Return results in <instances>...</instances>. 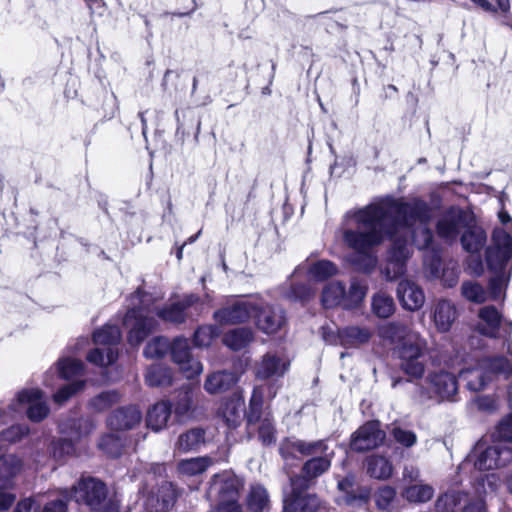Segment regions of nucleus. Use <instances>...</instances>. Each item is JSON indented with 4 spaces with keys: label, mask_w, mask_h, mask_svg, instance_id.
I'll use <instances>...</instances> for the list:
<instances>
[{
    "label": "nucleus",
    "mask_w": 512,
    "mask_h": 512,
    "mask_svg": "<svg viewBox=\"0 0 512 512\" xmlns=\"http://www.w3.org/2000/svg\"><path fill=\"white\" fill-rule=\"evenodd\" d=\"M356 229L343 232L344 244L354 251H361L381 245L393 237V223L390 214L380 206H365L354 212Z\"/></svg>",
    "instance_id": "f257e3e1"
},
{
    "label": "nucleus",
    "mask_w": 512,
    "mask_h": 512,
    "mask_svg": "<svg viewBox=\"0 0 512 512\" xmlns=\"http://www.w3.org/2000/svg\"><path fill=\"white\" fill-rule=\"evenodd\" d=\"M399 322H385L379 328L381 338L397 343L401 369L410 377L420 378L424 374V364L420 360L426 348V341L419 334L399 327Z\"/></svg>",
    "instance_id": "f03ea898"
},
{
    "label": "nucleus",
    "mask_w": 512,
    "mask_h": 512,
    "mask_svg": "<svg viewBox=\"0 0 512 512\" xmlns=\"http://www.w3.org/2000/svg\"><path fill=\"white\" fill-rule=\"evenodd\" d=\"M248 295H233L215 310L212 320H287L286 310L279 304L259 303Z\"/></svg>",
    "instance_id": "7ed1b4c3"
},
{
    "label": "nucleus",
    "mask_w": 512,
    "mask_h": 512,
    "mask_svg": "<svg viewBox=\"0 0 512 512\" xmlns=\"http://www.w3.org/2000/svg\"><path fill=\"white\" fill-rule=\"evenodd\" d=\"M24 409L27 410L28 418L34 422L42 421L49 413V407L39 389L22 390L6 408H0V426L13 420Z\"/></svg>",
    "instance_id": "20e7f679"
},
{
    "label": "nucleus",
    "mask_w": 512,
    "mask_h": 512,
    "mask_svg": "<svg viewBox=\"0 0 512 512\" xmlns=\"http://www.w3.org/2000/svg\"><path fill=\"white\" fill-rule=\"evenodd\" d=\"M69 499L84 503L92 512H118L116 503L107 497L105 484L94 478L82 479L74 485Z\"/></svg>",
    "instance_id": "39448f33"
},
{
    "label": "nucleus",
    "mask_w": 512,
    "mask_h": 512,
    "mask_svg": "<svg viewBox=\"0 0 512 512\" xmlns=\"http://www.w3.org/2000/svg\"><path fill=\"white\" fill-rule=\"evenodd\" d=\"M512 463V448L497 444L488 446L485 441H478L472 451L468 454L461 468L473 465L478 471H489L502 468Z\"/></svg>",
    "instance_id": "423d86ee"
},
{
    "label": "nucleus",
    "mask_w": 512,
    "mask_h": 512,
    "mask_svg": "<svg viewBox=\"0 0 512 512\" xmlns=\"http://www.w3.org/2000/svg\"><path fill=\"white\" fill-rule=\"evenodd\" d=\"M205 302L200 295L190 292L170 294L166 303L157 311L158 320H187L188 317L201 316Z\"/></svg>",
    "instance_id": "0eeeda50"
},
{
    "label": "nucleus",
    "mask_w": 512,
    "mask_h": 512,
    "mask_svg": "<svg viewBox=\"0 0 512 512\" xmlns=\"http://www.w3.org/2000/svg\"><path fill=\"white\" fill-rule=\"evenodd\" d=\"M93 423L84 418H67L59 424V431L62 438L52 442L51 453L57 460H62L65 456L74 454L75 442L83 436L89 434L93 429Z\"/></svg>",
    "instance_id": "6e6552de"
},
{
    "label": "nucleus",
    "mask_w": 512,
    "mask_h": 512,
    "mask_svg": "<svg viewBox=\"0 0 512 512\" xmlns=\"http://www.w3.org/2000/svg\"><path fill=\"white\" fill-rule=\"evenodd\" d=\"M121 339V332L115 324H105L101 329L93 334V340L96 345H102L103 348L97 347L90 351L87 360L99 367H107L113 364L117 357L118 351L115 345Z\"/></svg>",
    "instance_id": "1a4fd4ad"
},
{
    "label": "nucleus",
    "mask_w": 512,
    "mask_h": 512,
    "mask_svg": "<svg viewBox=\"0 0 512 512\" xmlns=\"http://www.w3.org/2000/svg\"><path fill=\"white\" fill-rule=\"evenodd\" d=\"M503 375L506 379L512 378V361L505 357H495L493 359L484 360L480 367L468 368L460 372V377L466 381V387L471 391H479L483 389L490 377L486 376V372Z\"/></svg>",
    "instance_id": "9d476101"
},
{
    "label": "nucleus",
    "mask_w": 512,
    "mask_h": 512,
    "mask_svg": "<svg viewBox=\"0 0 512 512\" xmlns=\"http://www.w3.org/2000/svg\"><path fill=\"white\" fill-rule=\"evenodd\" d=\"M397 218L395 221L411 229V238L415 241L417 234L415 222L420 225L430 224L432 221V209L427 201L421 197H413L409 201H401L396 205Z\"/></svg>",
    "instance_id": "9b49d317"
},
{
    "label": "nucleus",
    "mask_w": 512,
    "mask_h": 512,
    "mask_svg": "<svg viewBox=\"0 0 512 512\" xmlns=\"http://www.w3.org/2000/svg\"><path fill=\"white\" fill-rule=\"evenodd\" d=\"M427 382L429 390L423 387L418 388L417 398L424 403L429 399H435L438 402L443 400H454L458 391V383L455 375L446 371H439L428 376Z\"/></svg>",
    "instance_id": "f8f14e48"
},
{
    "label": "nucleus",
    "mask_w": 512,
    "mask_h": 512,
    "mask_svg": "<svg viewBox=\"0 0 512 512\" xmlns=\"http://www.w3.org/2000/svg\"><path fill=\"white\" fill-rule=\"evenodd\" d=\"M126 301L128 307L125 314L117 320H155L157 311L161 307L156 305L157 298L146 291L142 285L130 293Z\"/></svg>",
    "instance_id": "ddd939ff"
},
{
    "label": "nucleus",
    "mask_w": 512,
    "mask_h": 512,
    "mask_svg": "<svg viewBox=\"0 0 512 512\" xmlns=\"http://www.w3.org/2000/svg\"><path fill=\"white\" fill-rule=\"evenodd\" d=\"M411 257L406 239L394 240L386 252V265L382 274L386 280H395L407 273V263Z\"/></svg>",
    "instance_id": "4468645a"
},
{
    "label": "nucleus",
    "mask_w": 512,
    "mask_h": 512,
    "mask_svg": "<svg viewBox=\"0 0 512 512\" xmlns=\"http://www.w3.org/2000/svg\"><path fill=\"white\" fill-rule=\"evenodd\" d=\"M243 487L241 479H239L231 471H223L215 474L207 491V497L211 500H225L238 502L239 492Z\"/></svg>",
    "instance_id": "2eb2a0df"
},
{
    "label": "nucleus",
    "mask_w": 512,
    "mask_h": 512,
    "mask_svg": "<svg viewBox=\"0 0 512 512\" xmlns=\"http://www.w3.org/2000/svg\"><path fill=\"white\" fill-rule=\"evenodd\" d=\"M170 349L172 360L179 366L186 378L193 379L203 372V365L191 355L186 338L178 337L174 339Z\"/></svg>",
    "instance_id": "dca6fc26"
},
{
    "label": "nucleus",
    "mask_w": 512,
    "mask_h": 512,
    "mask_svg": "<svg viewBox=\"0 0 512 512\" xmlns=\"http://www.w3.org/2000/svg\"><path fill=\"white\" fill-rule=\"evenodd\" d=\"M385 439V432L378 421H369L359 427L351 436L350 447L356 452H365L380 446Z\"/></svg>",
    "instance_id": "f3484780"
},
{
    "label": "nucleus",
    "mask_w": 512,
    "mask_h": 512,
    "mask_svg": "<svg viewBox=\"0 0 512 512\" xmlns=\"http://www.w3.org/2000/svg\"><path fill=\"white\" fill-rule=\"evenodd\" d=\"M488 235L482 225L476 220L468 219L460 234L459 241L462 249L471 255H478L487 246Z\"/></svg>",
    "instance_id": "a211bd4d"
},
{
    "label": "nucleus",
    "mask_w": 512,
    "mask_h": 512,
    "mask_svg": "<svg viewBox=\"0 0 512 512\" xmlns=\"http://www.w3.org/2000/svg\"><path fill=\"white\" fill-rule=\"evenodd\" d=\"M299 479H291V493L284 498L285 512H314L320 505L316 495L304 494L299 488L304 485L299 484Z\"/></svg>",
    "instance_id": "6ab92c4d"
},
{
    "label": "nucleus",
    "mask_w": 512,
    "mask_h": 512,
    "mask_svg": "<svg viewBox=\"0 0 512 512\" xmlns=\"http://www.w3.org/2000/svg\"><path fill=\"white\" fill-rule=\"evenodd\" d=\"M429 225L421 226L423 242L418 249L424 252L423 267L430 269L432 274H436L443 256V248L435 241L434 233Z\"/></svg>",
    "instance_id": "aec40b11"
},
{
    "label": "nucleus",
    "mask_w": 512,
    "mask_h": 512,
    "mask_svg": "<svg viewBox=\"0 0 512 512\" xmlns=\"http://www.w3.org/2000/svg\"><path fill=\"white\" fill-rule=\"evenodd\" d=\"M245 402L241 393H234L231 397L220 402L217 409V417L221 419L229 429L238 427L244 417Z\"/></svg>",
    "instance_id": "412c9836"
},
{
    "label": "nucleus",
    "mask_w": 512,
    "mask_h": 512,
    "mask_svg": "<svg viewBox=\"0 0 512 512\" xmlns=\"http://www.w3.org/2000/svg\"><path fill=\"white\" fill-rule=\"evenodd\" d=\"M468 218L461 209H449L444 217L436 223L438 236L446 242L453 243L464 228Z\"/></svg>",
    "instance_id": "4be33fe9"
},
{
    "label": "nucleus",
    "mask_w": 512,
    "mask_h": 512,
    "mask_svg": "<svg viewBox=\"0 0 512 512\" xmlns=\"http://www.w3.org/2000/svg\"><path fill=\"white\" fill-rule=\"evenodd\" d=\"M396 296L401 307L408 311L419 310L425 302L423 289L407 279H403L397 284Z\"/></svg>",
    "instance_id": "5701e85b"
},
{
    "label": "nucleus",
    "mask_w": 512,
    "mask_h": 512,
    "mask_svg": "<svg viewBox=\"0 0 512 512\" xmlns=\"http://www.w3.org/2000/svg\"><path fill=\"white\" fill-rule=\"evenodd\" d=\"M279 450L284 459L294 456L296 452L303 456L318 457L328 453V446L324 440L306 442L289 439L281 444Z\"/></svg>",
    "instance_id": "b1692460"
},
{
    "label": "nucleus",
    "mask_w": 512,
    "mask_h": 512,
    "mask_svg": "<svg viewBox=\"0 0 512 512\" xmlns=\"http://www.w3.org/2000/svg\"><path fill=\"white\" fill-rule=\"evenodd\" d=\"M289 363L274 353H266L255 366V376L258 379L282 377L288 370Z\"/></svg>",
    "instance_id": "393cba45"
},
{
    "label": "nucleus",
    "mask_w": 512,
    "mask_h": 512,
    "mask_svg": "<svg viewBox=\"0 0 512 512\" xmlns=\"http://www.w3.org/2000/svg\"><path fill=\"white\" fill-rule=\"evenodd\" d=\"M239 377L233 371L219 370L207 375L204 382V389L211 395L221 394L231 389Z\"/></svg>",
    "instance_id": "a878e982"
},
{
    "label": "nucleus",
    "mask_w": 512,
    "mask_h": 512,
    "mask_svg": "<svg viewBox=\"0 0 512 512\" xmlns=\"http://www.w3.org/2000/svg\"><path fill=\"white\" fill-rule=\"evenodd\" d=\"M141 412L136 406L122 407L108 418V425L114 430L132 429L141 421Z\"/></svg>",
    "instance_id": "bb28decb"
},
{
    "label": "nucleus",
    "mask_w": 512,
    "mask_h": 512,
    "mask_svg": "<svg viewBox=\"0 0 512 512\" xmlns=\"http://www.w3.org/2000/svg\"><path fill=\"white\" fill-rule=\"evenodd\" d=\"M174 418L183 422L193 418L195 413L193 392L189 387L181 389L171 402Z\"/></svg>",
    "instance_id": "cd10ccee"
},
{
    "label": "nucleus",
    "mask_w": 512,
    "mask_h": 512,
    "mask_svg": "<svg viewBox=\"0 0 512 512\" xmlns=\"http://www.w3.org/2000/svg\"><path fill=\"white\" fill-rule=\"evenodd\" d=\"M331 459L332 453H325L318 457H312L303 465V478L296 477L295 479H299V484L304 485V489H306L308 487V480L319 477L330 468Z\"/></svg>",
    "instance_id": "c85d7f7f"
},
{
    "label": "nucleus",
    "mask_w": 512,
    "mask_h": 512,
    "mask_svg": "<svg viewBox=\"0 0 512 512\" xmlns=\"http://www.w3.org/2000/svg\"><path fill=\"white\" fill-rule=\"evenodd\" d=\"M171 413L172 405L170 401L162 400L155 403L147 412V426L155 432L166 428Z\"/></svg>",
    "instance_id": "c756f323"
},
{
    "label": "nucleus",
    "mask_w": 512,
    "mask_h": 512,
    "mask_svg": "<svg viewBox=\"0 0 512 512\" xmlns=\"http://www.w3.org/2000/svg\"><path fill=\"white\" fill-rule=\"evenodd\" d=\"M346 263L356 272L365 275L372 274L378 264V257L364 250L353 251L345 256Z\"/></svg>",
    "instance_id": "7c9ffc66"
},
{
    "label": "nucleus",
    "mask_w": 512,
    "mask_h": 512,
    "mask_svg": "<svg viewBox=\"0 0 512 512\" xmlns=\"http://www.w3.org/2000/svg\"><path fill=\"white\" fill-rule=\"evenodd\" d=\"M424 271L428 279H439L445 288H453L459 281L460 271L457 263L453 261L446 263L443 260V256L441 257L438 272L436 274H432L431 270L428 268H424Z\"/></svg>",
    "instance_id": "2f4dec72"
},
{
    "label": "nucleus",
    "mask_w": 512,
    "mask_h": 512,
    "mask_svg": "<svg viewBox=\"0 0 512 512\" xmlns=\"http://www.w3.org/2000/svg\"><path fill=\"white\" fill-rule=\"evenodd\" d=\"M485 264L492 273H505L512 262V251L486 246L484 249Z\"/></svg>",
    "instance_id": "473e14b6"
},
{
    "label": "nucleus",
    "mask_w": 512,
    "mask_h": 512,
    "mask_svg": "<svg viewBox=\"0 0 512 512\" xmlns=\"http://www.w3.org/2000/svg\"><path fill=\"white\" fill-rule=\"evenodd\" d=\"M320 302L324 309L335 307L344 309L345 284L341 281H335L326 285L321 292Z\"/></svg>",
    "instance_id": "72a5a7b5"
},
{
    "label": "nucleus",
    "mask_w": 512,
    "mask_h": 512,
    "mask_svg": "<svg viewBox=\"0 0 512 512\" xmlns=\"http://www.w3.org/2000/svg\"><path fill=\"white\" fill-rule=\"evenodd\" d=\"M22 460L14 454H0V486L9 487L11 480L21 471Z\"/></svg>",
    "instance_id": "f704fd0d"
},
{
    "label": "nucleus",
    "mask_w": 512,
    "mask_h": 512,
    "mask_svg": "<svg viewBox=\"0 0 512 512\" xmlns=\"http://www.w3.org/2000/svg\"><path fill=\"white\" fill-rule=\"evenodd\" d=\"M204 441L205 430L201 428H192L179 435L175 444V449L183 453L196 451Z\"/></svg>",
    "instance_id": "c9c22d12"
},
{
    "label": "nucleus",
    "mask_w": 512,
    "mask_h": 512,
    "mask_svg": "<svg viewBox=\"0 0 512 512\" xmlns=\"http://www.w3.org/2000/svg\"><path fill=\"white\" fill-rule=\"evenodd\" d=\"M395 309L396 304L392 296L383 292H377L372 296L371 310L379 320H386L392 316Z\"/></svg>",
    "instance_id": "e433bc0d"
},
{
    "label": "nucleus",
    "mask_w": 512,
    "mask_h": 512,
    "mask_svg": "<svg viewBox=\"0 0 512 512\" xmlns=\"http://www.w3.org/2000/svg\"><path fill=\"white\" fill-rule=\"evenodd\" d=\"M368 293V286L365 282L360 280H352L350 287L345 288V303L344 310H353L359 308Z\"/></svg>",
    "instance_id": "4c0bfd02"
},
{
    "label": "nucleus",
    "mask_w": 512,
    "mask_h": 512,
    "mask_svg": "<svg viewBox=\"0 0 512 512\" xmlns=\"http://www.w3.org/2000/svg\"><path fill=\"white\" fill-rule=\"evenodd\" d=\"M367 473L379 480H385L392 476L393 465L386 457L371 455L366 459Z\"/></svg>",
    "instance_id": "58836bf2"
},
{
    "label": "nucleus",
    "mask_w": 512,
    "mask_h": 512,
    "mask_svg": "<svg viewBox=\"0 0 512 512\" xmlns=\"http://www.w3.org/2000/svg\"><path fill=\"white\" fill-rule=\"evenodd\" d=\"M172 381V370L160 364L151 365L145 374V382L150 387H167Z\"/></svg>",
    "instance_id": "ea45409f"
},
{
    "label": "nucleus",
    "mask_w": 512,
    "mask_h": 512,
    "mask_svg": "<svg viewBox=\"0 0 512 512\" xmlns=\"http://www.w3.org/2000/svg\"><path fill=\"white\" fill-rule=\"evenodd\" d=\"M337 265L328 259H319L308 268V276L317 282H324L338 274Z\"/></svg>",
    "instance_id": "a19ab883"
},
{
    "label": "nucleus",
    "mask_w": 512,
    "mask_h": 512,
    "mask_svg": "<svg viewBox=\"0 0 512 512\" xmlns=\"http://www.w3.org/2000/svg\"><path fill=\"white\" fill-rule=\"evenodd\" d=\"M213 463L214 460L209 456L184 459L178 463V471L186 476H196L205 472Z\"/></svg>",
    "instance_id": "79ce46f5"
},
{
    "label": "nucleus",
    "mask_w": 512,
    "mask_h": 512,
    "mask_svg": "<svg viewBox=\"0 0 512 512\" xmlns=\"http://www.w3.org/2000/svg\"><path fill=\"white\" fill-rule=\"evenodd\" d=\"M355 483V477L353 475H348L344 479L340 480L338 482V488L340 491H343L346 493L345 495V502L348 505H354V504H365L367 503L370 491L368 489H361L360 493L358 495H355L353 493V486Z\"/></svg>",
    "instance_id": "37998d69"
},
{
    "label": "nucleus",
    "mask_w": 512,
    "mask_h": 512,
    "mask_svg": "<svg viewBox=\"0 0 512 512\" xmlns=\"http://www.w3.org/2000/svg\"><path fill=\"white\" fill-rule=\"evenodd\" d=\"M511 325H503V322H477L476 332L489 338H503L504 344L509 347V339Z\"/></svg>",
    "instance_id": "c03bdc74"
},
{
    "label": "nucleus",
    "mask_w": 512,
    "mask_h": 512,
    "mask_svg": "<svg viewBox=\"0 0 512 512\" xmlns=\"http://www.w3.org/2000/svg\"><path fill=\"white\" fill-rule=\"evenodd\" d=\"M253 339L252 332L247 328H235L225 333L223 343L232 350L245 348Z\"/></svg>",
    "instance_id": "a18cd8bd"
},
{
    "label": "nucleus",
    "mask_w": 512,
    "mask_h": 512,
    "mask_svg": "<svg viewBox=\"0 0 512 512\" xmlns=\"http://www.w3.org/2000/svg\"><path fill=\"white\" fill-rule=\"evenodd\" d=\"M434 488L428 484H414L406 487L402 497L411 503H425L432 499Z\"/></svg>",
    "instance_id": "49530a36"
},
{
    "label": "nucleus",
    "mask_w": 512,
    "mask_h": 512,
    "mask_svg": "<svg viewBox=\"0 0 512 512\" xmlns=\"http://www.w3.org/2000/svg\"><path fill=\"white\" fill-rule=\"evenodd\" d=\"M266 387L259 385L254 387L250 401L249 411L247 414V423L249 426L258 423L262 415V406L264 402V392Z\"/></svg>",
    "instance_id": "de8ad7c7"
},
{
    "label": "nucleus",
    "mask_w": 512,
    "mask_h": 512,
    "mask_svg": "<svg viewBox=\"0 0 512 512\" xmlns=\"http://www.w3.org/2000/svg\"><path fill=\"white\" fill-rule=\"evenodd\" d=\"M284 296L291 302L304 305L315 296V290L307 283L296 282L290 285Z\"/></svg>",
    "instance_id": "09e8293b"
},
{
    "label": "nucleus",
    "mask_w": 512,
    "mask_h": 512,
    "mask_svg": "<svg viewBox=\"0 0 512 512\" xmlns=\"http://www.w3.org/2000/svg\"><path fill=\"white\" fill-rule=\"evenodd\" d=\"M370 338V332L356 325L349 326L339 332V342L342 345H358Z\"/></svg>",
    "instance_id": "8fccbe9b"
},
{
    "label": "nucleus",
    "mask_w": 512,
    "mask_h": 512,
    "mask_svg": "<svg viewBox=\"0 0 512 512\" xmlns=\"http://www.w3.org/2000/svg\"><path fill=\"white\" fill-rule=\"evenodd\" d=\"M83 363L73 358H62L56 363L55 371L59 377L65 380H71L82 375Z\"/></svg>",
    "instance_id": "3c124183"
},
{
    "label": "nucleus",
    "mask_w": 512,
    "mask_h": 512,
    "mask_svg": "<svg viewBox=\"0 0 512 512\" xmlns=\"http://www.w3.org/2000/svg\"><path fill=\"white\" fill-rule=\"evenodd\" d=\"M467 495L460 491H448L438 497L435 502L437 512H454L455 508L460 505Z\"/></svg>",
    "instance_id": "603ef678"
},
{
    "label": "nucleus",
    "mask_w": 512,
    "mask_h": 512,
    "mask_svg": "<svg viewBox=\"0 0 512 512\" xmlns=\"http://www.w3.org/2000/svg\"><path fill=\"white\" fill-rule=\"evenodd\" d=\"M510 276L505 273H493L488 279L486 295L487 299L498 301L503 297L504 291L508 286Z\"/></svg>",
    "instance_id": "864d4df0"
},
{
    "label": "nucleus",
    "mask_w": 512,
    "mask_h": 512,
    "mask_svg": "<svg viewBox=\"0 0 512 512\" xmlns=\"http://www.w3.org/2000/svg\"><path fill=\"white\" fill-rule=\"evenodd\" d=\"M247 505L253 512L264 511L269 506V496L264 487L253 485L247 498Z\"/></svg>",
    "instance_id": "5fc2aeb1"
},
{
    "label": "nucleus",
    "mask_w": 512,
    "mask_h": 512,
    "mask_svg": "<svg viewBox=\"0 0 512 512\" xmlns=\"http://www.w3.org/2000/svg\"><path fill=\"white\" fill-rule=\"evenodd\" d=\"M461 295L466 300L476 304H482L487 300L484 287L475 281H464L461 285Z\"/></svg>",
    "instance_id": "6e6d98bb"
},
{
    "label": "nucleus",
    "mask_w": 512,
    "mask_h": 512,
    "mask_svg": "<svg viewBox=\"0 0 512 512\" xmlns=\"http://www.w3.org/2000/svg\"><path fill=\"white\" fill-rule=\"evenodd\" d=\"M220 324H205L200 326L194 333V345L196 347H208L212 340L220 333Z\"/></svg>",
    "instance_id": "4d7b16f0"
},
{
    "label": "nucleus",
    "mask_w": 512,
    "mask_h": 512,
    "mask_svg": "<svg viewBox=\"0 0 512 512\" xmlns=\"http://www.w3.org/2000/svg\"><path fill=\"white\" fill-rule=\"evenodd\" d=\"M120 400V395L116 391H105L94 397L90 405L91 407L98 411H104L109 409L112 405L116 404Z\"/></svg>",
    "instance_id": "13d9d810"
},
{
    "label": "nucleus",
    "mask_w": 512,
    "mask_h": 512,
    "mask_svg": "<svg viewBox=\"0 0 512 512\" xmlns=\"http://www.w3.org/2000/svg\"><path fill=\"white\" fill-rule=\"evenodd\" d=\"M154 322H135L131 328L128 341L131 345L140 344L152 332Z\"/></svg>",
    "instance_id": "bf43d9fd"
},
{
    "label": "nucleus",
    "mask_w": 512,
    "mask_h": 512,
    "mask_svg": "<svg viewBox=\"0 0 512 512\" xmlns=\"http://www.w3.org/2000/svg\"><path fill=\"white\" fill-rule=\"evenodd\" d=\"M169 341L164 337H155L144 349V355L147 358H160L165 355L169 349Z\"/></svg>",
    "instance_id": "052dcab7"
},
{
    "label": "nucleus",
    "mask_w": 512,
    "mask_h": 512,
    "mask_svg": "<svg viewBox=\"0 0 512 512\" xmlns=\"http://www.w3.org/2000/svg\"><path fill=\"white\" fill-rule=\"evenodd\" d=\"M99 447L107 455L111 457H118L123 449V442L118 436L114 434H108L101 439Z\"/></svg>",
    "instance_id": "680f3d73"
},
{
    "label": "nucleus",
    "mask_w": 512,
    "mask_h": 512,
    "mask_svg": "<svg viewBox=\"0 0 512 512\" xmlns=\"http://www.w3.org/2000/svg\"><path fill=\"white\" fill-rule=\"evenodd\" d=\"M85 382L82 380L73 381L69 384L64 385L61 389H59L54 395L53 399L55 403L61 405L66 402L70 397H72L77 392L81 391L84 387Z\"/></svg>",
    "instance_id": "e2e57ef3"
},
{
    "label": "nucleus",
    "mask_w": 512,
    "mask_h": 512,
    "mask_svg": "<svg viewBox=\"0 0 512 512\" xmlns=\"http://www.w3.org/2000/svg\"><path fill=\"white\" fill-rule=\"evenodd\" d=\"M489 246L512 251V236L504 228L495 227Z\"/></svg>",
    "instance_id": "0e129e2a"
},
{
    "label": "nucleus",
    "mask_w": 512,
    "mask_h": 512,
    "mask_svg": "<svg viewBox=\"0 0 512 512\" xmlns=\"http://www.w3.org/2000/svg\"><path fill=\"white\" fill-rule=\"evenodd\" d=\"M260 423L258 427L259 439L264 445H270L275 442V429L273 421L270 417L266 416L258 421Z\"/></svg>",
    "instance_id": "69168bd1"
},
{
    "label": "nucleus",
    "mask_w": 512,
    "mask_h": 512,
    "mask_svg": "<svg viewBox=\"0 0 512 512\" xmlns=\"http://www.w3.org/2000/svg\"><path fill=\"white\" fill-rule=\"evenodd\" d=\"M396 496V490L391 486L381 487L374 495L375 503L381 510H386L390 507Z\"/></svg>",
    "instance_id": "338daca9"
},
{
    "label": "nucleus",
    "mask_w": 512,
    "mask_h": 512,
    "mask_svg": "<svg viewBox=\"0 0 512 512\" xmlns=\"http://www.w3.org/2000/svg\"><path fill=\"white\" fill-rule=\"evenodd\" d=\"M392 436L397 443L406 448L414 446L417 442V436L413 431L401 427L393 428Z\"/></svg>",
    "instance_id": "774afa93"
}]
</instances>
